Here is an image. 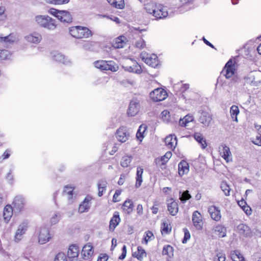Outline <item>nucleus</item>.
<instances>
[{
  "mask_svg": "<svg viewBox=\"0 0 261 261\" xmlns=\"http://www.w3.org/2000/svg\"><path fill=\"white\" fill-rule=\"evenodd\" d=\"M70 34L77 39L88 38L93 35L92 31L88 28L82 26H74L69 29Z\"/></svg>",
  "mask_w": 261,
  "mask_h": 261,
  "instance_id": "obj_1",
  "label": "nucleus"
},
{
  "mask_svg": "<svg viewBox=\"0 0 261 261\" xmlns=\"http://www.w3.org/2000/svg\"><path fill=\"white\" fill-rule=\"evenodd\" d=\"M35 20L39 26L49 30H54L56 28L55 20L48 15H37Z\"/></svg>",
  "mask_w": 261,
  "mask_h": 261,
  "instance_id": "obj_2",
  "label": "nucleus"
},
{
  "mask_svg": "<svg viewBox=\"0 0 261 261\" xmlns=\"http://www.w3.org/2000/svg\"><path fill=\"white\" fill-rule=\"evenodd\" d=\"M140 57L142 61L152 67L155 68L159 64L158 58L154 54L148 55L146 53L142 52Z\"/></svg>",
  "mask_w": 261,
  "mask_h": 261,
  "instance_id": "obj_3",
  "label": "nucleus"
},
{
  "mask_svg": "<svg viewBox=\"0 0 261 261\" xmlns=\"http://www.w3.org/2000/svg\"><path fill=\"white\" fill-rule=\"evenodd\" d=\"M29 222L27 220L23 221L18 226L15 232L14 240L15 242H19L23 238V236L28 230Z\"/></svg>",
  "mask_w": 261,
  "mask_h": 261,
  "instance_id": "obj_4",
  "label": "nucleus"
},
{
  "mask_svg": "<svg viewBox=\"0 0 261 261\" xmlns=\"http://www.w3.org/2000/svg\"><path fill=\"white\" fill-rule=\"evenodd\" d=\"M150 97L154 101H162L167 97V92L162 88H158L150 93Z\"/></svg>",
  "mask_w": 261,
  "mask_h": 261,
  "instance_id": "obj_5",
  "label": "nucleus"
},
{
  "mask_svg": "<svg viewBox=\"0 0 261 261\" xmlns=\"http://www.w3.org/2000/svg\"><path fill=\"white\" fill-rule=\"evenodd\" d=\"M236 67V62L230 59L225 64L222 73L226 79H229L234 74Z\"/></svg>",
  "mask_w": 261,
  "mask_h": 261,
  "instance_id": "obj_6",
  "label": "nucleus"
},
{
  "mask_svg": "<svg viewBox=\"0 0 261 261\" xmlns=\"http://www.w3.org/2000/svg\"><path fill=\"white\" fill-rule=\"evenodd\" d=\"M51 239V236L49 233L48 227H41L38 234V242L40 244H44L49 242Z\"/></svg>",
  "mask_w": 261,
  "mask_h": 261,
  "instance_id": "obj_7",
  "label": "nucleus"
},
{
  "mask_svg": "<svg viewBox=\"0 0 261 261\" xmlns=\"http://www.w3.org/2000/svg\"><path fill=\"white\" fill-rule=\"evenodd\" d=\"M198 121L204 126H208L212 120V115L207 111L200 110L198 111Z\"/></svg>",
  "mask_w": 261,
  "mask_h": 261,
  "instance_id": "obj_8",
  "label": "nucleus"
},
{
  "mask_svg": "<svg viewBox=\"0 0 261 261\" xmlns=\"http://www.w3.org/2000/svg\"><path fill=\"white\" fill-rule=\"evenodd\" d=\"M116 137L118 141L124 143L130 137V133L128 128L125 126H121L117 130Z\"/></svg>",
  "mask_w": 261,
  "mask_h": 261,
  "instance_id": "obj_9",
  "label": "nucleus"
},
{
  "mask_svg": "<svg viewBox=\"0 0 261 261\" xmlns=\"http://www.w3.org/2000/svg\"><path fill=\"white\" fill-rule=\"evenodd\" d=\"M220 154L227 162L232 161V154L228 146L224 144H221L219 147Z\"/></svg>",
  "mask_w": 261,
  "mask_h": 261,
  "instance_id": "obj_10",
  "label": "nucleus"
},
{
  "mask_svg": "<svg viewBox=\"0 0 261 261\" xmlns=\"http://www.w3.org/2000/svg\"><path fill=\"white\" fill-rule=\"evenodd\" d=\"M140 108L139 101L134 99L130 102L127 113L129 116H134L138 114Z\"/></svg>",
  "mask_w": 261,
  "mask_h": 261,
  "instance_id": "obj_11",
  "label": "nucleus"
},
{
  "mask_svg": "<svg viewBox=\"0 0 261 261\" xmlns=\"http://www.w3.org/2000/svg\"><path fill=\"white\" fill-rule=\"evenodd\" d=\"M24 38L27 42L30 43L38 44L41 41L42 37L40 33L33 32L26 35Z\"/></svg>",
  "mask_w": 261,
  "mask_h": 261,
  "instance_id": "obj_12",
  "label": "nucleus"
},
{
  "mask_svg": "<svg viewBox=\"0 0 261 261\" xmlns=\"http://www.w3.org/2000/svg\"><path fill=\"white\" fill-rule=\"evenodd\" d=\"M94 253L93 247L91 243H88L82 250V255L84 259H89L92 257Z\"/></svg>",
  "mask_w": 261,
  "mask_h": 261,
  "instance_id": "obj_13",
  "label": "nucleus"
},
{
  "mask_svg": "<svg viewBox=\"0 0 261 261\" xmlns=\"http://www.w3.org/2000/svg\"><path fill=\"white\" fill-rule=\"evenodd\" d=\"M50 55L51 58L57 62H59L66 65L69 64L71 63L70 61L67 57L57 51H53L51 52Z\"/></svg>",
  "mask_w": 261,
  "mask_h": 261,
  "instance_id": "obj_14",
  "label": "nucleus"
},
{
  "mask_svg": "<svg viewBox=\"0 0 261 261\" xmlns=\"http://www.w3.org/2000/svg\"><path fill=\"white\" fill-rule=\"evenodd\" d=\"M167 9L162 5H157L156 10L154 14V17L156 19H163L168 16Z\"/></svg>",
  "mask_w": 261,
  "mask_h": 261,
  "instance_id": "obj_15",
  "label": "nucleus"
},
{
  "mask_svg": "<svg viewBox=\"0 0 261 261\" xmlns=\"http://www.w3.org/2000/svg\"><path fill=\"white\" fill-rule=\"evenodd\" d=\"M92 198L90 196H86L84 201L80 204L78 212L82 214L88 212L91 207V200Z\"/></svg>",
  "mask_w": 261,
  "mask_h": 261,
  "instance_id": "obj_16",
  "label": "nucleus"
},
{
  "mask_svg": "<svg viewBox=\"0 0 261 261\" xmlns=\"http://www.w3.org/2000/svg\"><path fill=\"white\" fill-rule=\"evenodd\" d=\"M208 212L213 220L219 221L221 219V212L218 207L214 205L210 206L208 208Z\"/></svg>",
  "mask_w": 261,
  "mask_h": 261,
  "instance_id": "obj_17",
  "label": "nucleus"
},
{
  "mask_svg": "<svg viewBox=\"0 0 261 261\" xmlns=\"http://www.w3.org/2000/svg\"><path fill=\"white\" fill-rule=\"evenodd\" d=\"M132 62L133 63L132 65L123 66V69L128 72L137 74L141 73L142 70L141 66L135 61H132Z\"/></svg>",
  "mask_w": 261,
  "mask_h": 261,
  "instance_id": "obj_18",
  "label": "nucleus"
},
{
  "mask_svg": "<svg viewBox=\"0 0 261 261\" xmlns=\"http://www.w3.org/2000/svg\"><path fill=\"white\" fill-rule=\"evenodd\" d=\"M192 221L194 226L198 229L202 228V217L198 211L194 212L192 216Z\"/></svg>",
  "mask_w": 261,
  "mask_h": 261,
  "instance_id": "obj_19",
  "label": "nucleus"
},
{
  "mask_svg": "<svg viewBox=\"0 0 261 261\" xmlns=\"http://www.w3.org/2000/svg\"><path fill=\"white\" fill-rule=\"evenodd\" d=\"M165 142L168 148L174 149L177 143V138L174 135H170L166 137Z\"/></svg>",
  "mask_w": 261,
  "mask_h": 261,
  "instance_id": "obj_20",
  "label": "nucleus"
},
{
  "mask_svg": "<svg viewBox=\"0 0 261 261\" xmlns=\"http://www.w3.org/2000/svg\"><path fill=\"white\" fill-rule=\"evenodd\" d=\"M120 222V218L119 214L118 212H115L112 218L110 221L109 229L110 230L113 231L114 230L116 226L119 224Z\"/></svg>",
  "mask_w": 261,
  "mask_h": 261,
  "instance_id": "obj_21",
  "label": "nucleus"
},
{
  "mask_svg": "<svg viewBox=\"0 0 261 261\" xmlns=\"http://www.w3.org/2000/svg\"><path fill=\"white\" fill-rule=\"evenodd\" d=\"M25 203L24 198L22 196H16L13 201L14 209L20 211Z\"/></svg>",
  "mask_w": 261,
  "mask_h": 261,
  "instance_id": "obj_22",
  "label": "nucleus"
},
{
  "mask_svg": "<svg viewBox=\"0 0 261 261\" xmlns=\"http://www.w3.org/2000/svg\"><path fill=\"white\" fill-rule=\"evenodd\" d=\"M189 171V164L185 160H182L178 164V174L180 176L187 174Z\"/></svg>",
  "mask_w": 261,
  "mask_h": 261,
  "instance_id": "obj_23",
  "label": "nucleus"
},
{
  "mask_svg": "<svg viewBox=\"0 0 261 261\" xmlns=\"http://www.w3.org/2000/svg\"><path fill=\"white\" fill-rule=\"evenodd\" d=\"M168 210L170 214L175 216L178 212V207L176 202L173 198H171L168 202Z\"/></svg>",
  "mask_w": 261,
  "mask_h": 261,
  "instance_id": "obj_24",
  "label": "nucleus"
},
{
  "mask_svg": "<svg viewBox=\"0 0 261 261\" xmlns=\"http://www.w3.org/2000/svg\"><path fill=\"white\" fill-rule=\"evenodd\" d=\"M58 19L61 22L65 23H70L72 21V17L70 13L64 10H61V12H59Z\"/></svg>",
  "mask_w": 261,
  "mask_h": 261,
  "instance_id": "obj_25",
  "label": "nucleus"
},
{
  "mask_svg": "<svg viewBox=\"0 0 261 261\" xmlns=\"http://www.w3.org/2000/svg\"><path fill=\"white\" fill-rule=\"evenodd\" d=\"M126 42V38L123 36H121L114 40L113 42V46L116 48H123L125 45Z\"/></svg>",
  "mask_w": 261,
  "mask_h": 261,
  "instance_id": "obj_26",
  "label": "nucleus"
},
{
  "mask_svg": "<svg viewBox=\"0 0 261 261\" xmlns=\"http://www.w3.org/2000/svg\"><path fill=\"white\" fill-rule=\"evenodd\" d=\"M79 249L77 246L73 244L69 246L67 252V256L69 258L77 257L79 255Z\"/></svg>",
  "mask_w": 261,
  "mask_h": 261,
  "instance_id": "obj_27",
  "label": "nucleus"
},
{
  "mask_svg": "<svg viewBox=\"0 0 261 261\" xmlns=\"http://www.w3.org/2000/svg\"><path fill=\"white\" fill-rule=\"evenodd\" d=\"M237 229L240 234L245 237L250 236L251 233V230L249 227L244 224H239L237 226Z\"/></svg>",
  "mask_w": 261,
  "mask_h": 261,
  "instance_id": "obj_28",
  "label": "nucleus"
},
{
  "mask_svg": "<svg viewBox=\"0 0 261 261\" xmlns=\"http://www.w3.org/2000/svg\"><path fill=\"white\" fill-rule=\"evenodd\" d=\"M123 211L127 214H130L133 211L134 203L132 200H126L122 207Z\"/></svg>",
  "mask_w": 261,
  "mask_h": 261,
  "instance_id": "obj_29",
  "label": "nucleus"
},
{
  "mask_svg": "<svg viewBox=\"0 0 261 261\" xmlns=\"http://www.w3.org/2000/svg\"><path fill=\"white\" fill-rule=\"evenodd\" d=\"M13 214V208L10 205L5 206L4 210V219L6 223H8L10 220Z\"/></svg>",
  "mask_w": 261,
  "mask_h": 261,
  "instance_id": "obj_30",
  "label": "nucleus"
},
{
  "mask_svg": "<svg viewBox=\"0 0 261 261\" xmlns=\"http://www.w3.org/2000/svg\"><path fill=\"white\" fill-rule=\"evenodd\" d=\"M105 69L103 70H110L115 72L118 70V66L113 61H105Z\"/></svg>",
  "mask_w": 261,
  "mask_h": 261,
  "instance_id": "obj_31",
  "label": "nucleus"
},
{
  "mask_svg": "<svg viewBox=\"0 0 261 261\" xmlns=\"http://www.w3.org/2000/svg\"><path fill=\"white\" fill-rule=\"evenodd\" d=\"M147 254L144 249L141 246L137 248V250L133 253V256L139 260L142 261L144 257H146Z\"/></svg>",
  "mask_w": 261,
  "mask_h": 261,
  "instance_id": "obj_32",
  "label": "nucleus"
},
{
  "mask_svg": "<svg viewBox=\"0 0 261 261\" xmlns=\"http://www.w3.org/2000/svg\"><path fill=\"white\" fill-rule=\"evenodd\" d=\"M194 118L193 115L188 114L186 115L183 118H180L179 120V125L182 127H186L187 124L192 122Z\"/></svg>",
  "mask_w": 261,
  "mask_h": 261,
  "instance_id": "obj_33",
  "label": "nucleus"
},
{
  "mask_svg": "<svg viewBox=\"0 0 261 261\" xmlns=\"http://www.w3.org/2000/svg\"><path fill=\"white\" fill-rule=\"evenodd\" d=\"M194 138L197 142L201 145L202 149H204L207 146L206 140L203 137L201 134L199 133H195L194 135Z\"/></svg>",
  "mask_w": 261,
  "mask_h": 261,
  "instance_id": "obj_34",
  "label": "nucleus"
},
{
  "mask_svg": "<svg viewBox=\"0 0 261 261\" xmlns=\"http://www.w3.org/2000/svg\"><path fill=\"white\" fill-rule=\"evenodd\" d=\"M230 256L233 261H245L244 257L239 250L231 251Z\"/></svg>",
  "mask_w": 261,
  "mask_h": 261,
  "instance_id": "obj_35",
  "label": "nucleus"
},
{
  "mask_svg": "<svg viewBox=\"0 0 261 261\" xmlns=\"http://www.w3.org/2000/svg\"><path fill=\"white\" fill-rule=\"evenodd\" d=\"M157 4L153 2H149L144 5V8L148 13L154 16Z\"/></svg>",
  "mask_w": 261,
  "mask_h": 261,
  "instance_id": "obj_36",
  "label": "nucleus"
},
{
  "mask_svg": "<svg viewBox=\"0 0 261 261\" xmlns=\"http://www.w3.org/2000/svg\"><path fill=\"white\" fill-rule=\"evenodd\" d=\"M107 184V181L105 179H101L99 180L97 184V186L98 189V195L99 197L101 196L103 194L104 192L106 190Z\"/></svg>",
  "mask_w": 261,
  "mask_h": 261,
  "instance_id": "obj_37",
  "label": "nucleus"
},
{
  "mask_svg": "<svg viewBox=\"0 0 261 261\" xmlns=\"http://www.w3.org/2000/svg\"><path fill=\"white\" fill-rule=\"evenodd\" d=\"M215 232L220 237H224L226 236V228L221 225H218L214 228Z\"/></svg>",
  "mask_w": 261,
  "mask_h": 261,
  "instance_id": "obj_38",
  "label": "nucleus"
},
{
  "mask_svg": "<svg viewBox=\"0 0 261 261\" xmlns=\"http://www.w3.org/2000/svg\"><path fill=\"white\" fill-rule=\"evenodd\" d=\"M240 113L239 109L237 106L233 105L230 107V113L233 121L238 122V115Z\"/></svg>",
  "mask_w": 261,
  "mask_h": 261,
  "instance_id": "obj_39",
  "label": "nucleus"
},
{
  "mask_svg": "<svg viewBox=\"0 0 261 261\" xmlns=\"http://www.w3.org/2000/svg\"><path fill=\"white\" fill-rule=\"evenodd\" d=\"M133 159V156L130 155H125L123 156L121 160L120 165L124 168L127 167L129 166L130 162Z\"/></svg>",
  "mask_w": 261,
  "mask_h": 261,
  "instance_id": "obj_40",
  "label": "nucleus"
},
{
  "mask_svg": "<svg viewBox=\"0 0 261 261\" xmlns=\"http://www.w3.org/2000/svg\"><path fill=\"white\" fill-rule=\"evenodd\" d=\"M108 3L117 9H123L124 7V0H107Z\"/></svg>",
  "mask_w": 261,
  "mask_h": 261,
  "instance_id": "obj_41",
  "label": "nucleus"
},
{
  "mask_svg": "<svg viewBox=\"0 0 261 261\" xmlns=\"http://www.w3.org/2000/svg\"><path fill=\"white\" fill-rule=\"evenodd\" d=\"M73 188L69 186H65L63 191V195L67 197L70 200L73 196Z\"/></svg>",
  "mask_w": 261,
  "mask_h": 261,
  "instance_id": "obj_42",
  "label": "nucleus"
},
{
  "mask_svg": "<svg viewBox=\"0 0 261 261\" xmlns=\"http://www.w3.org/2000/svg\"><path fill=\"white\" fill-rule=\"evenodd\" d=\"M171 231V226L168 221L163 222L161 226V232L162 234H169Z\"/></svg>",
  "mask_w": 261,
  "mask_h": 261,
  "instance_id": "obj_43",
  "label": "nucleus"
},
{
  "mask_svg": "<svg viewBox=\"0 0 261 261\" xmlns=\"http://www.w3.org/2000/svg\"><path fill=\"white\" fill-rule=\"evenodd\" d=\"M162 254L163 255H167L169 257L172 256L173 255V247L169 245L165 246L163 249Z\"/></svg>",
  "mask_w": 261,
  "mask_h": 261,
  "instance_id": "obj_44",
  "label": "nucleus"
},
{
  "mask_svg": "<svg viewBox=\"0 0 261 261\" xmlns=\"http://www.w3.org/2000/svg\"><path fill=\"white\" fill-rule=\"evenodd\" d=\"M171 156L172 152L171 151H167L160 159H155V162L157 163L158 161L159 162L161 161L162 162V165H164L168 161Z\"/></svg>",
  "mask_w": 261,
  "mask_h": 261,
  "instance_id": "obj_45",
  "label": "nucleus"
},
{
  "mask_svg": "<svg viewBox=\"0 0 261 261\" xmlns=\"http://www.w3.org/2000/svg\"><path fill=\"white\" fill-rule=\"evenodd\" d=\"M147 126L145 125L142 124L141 125L136 134V137L138 139L141 140L144 138L143 134L146 130Z\"/></svg>",
  "mask_w": 261,
  "mask_h": 261,
  "instance_id": "obj_46",
  "label": "nucleus"
},
{
  "mask_svg": "<svg viewBox=\"0 0 261 261\" xmlns=\"http://www.w3.org/2000/svg\"><path fill=\"white\" fill-rule=\"evenodd\" d=\"M220 187L225 196H229L230 195V188L226 182H222Z\"/></svg>",
  "mask_w": 261,
  "mask_h": 261,
  "instance_id": "obj_47",
  "label": "nucleus"
},
{
  "mask_svg": "<svg viewBox=\"0 0 261 261\" xmlns=\"http://www.w3.org/2000/svg\"><path fill=\"white\" fill-rule=\"evenodd\" d=\"M161 118L165 123H168L170 121V113L168 110H164L161 114Z\"/></svg>",
  "mask_w": 261,
  "mask_h": 261,
  "instance_id": "obj_48",
  "label": "nucleus"
},
{
  "mask_svg": "<svg viewBox=\"0 0 261 261\" xmlns=\"http://www.w3.org/2000/svg\"><path fill=\"white\" fill-rule=\"evenodd\" d=\"M179 193L181 194V195H180L179 199L182 203H185L187 200L191 198V196L189 193V191L188 190L183 192L182 193L180 192Z\"/></svg>",
  "mask_w": 261,
  "mask_h": 261,
  "instance_id": "obj_49",
  "label": "nucleus"
},
{
  "mask_svg": "<svg viewBox=\"0 0 261 261\" xmlns=\"http://www.w3.org/2000/svg\"><path fill=\"white\" fill-rule=\"evenodd\" d=\"M9 51L6 49L0 50V60H7L10 58Z\"/></svg>",
  "mask_w": 261,
  "mask_h": 261,
  "instance_id": "obj_50",
  "label": "nucleus"
},
{
  "mask_svg": "<svg viewBox=\"0 0 261 261\" xmlns=\"http://www.w3.org/2000/svg\"><path fill=\"white\" fill-rule=\"evenodd\" d=\"M47 3L54 4V5H61L67 4L69 2V0H45Z\"/></svg>",
  "mask_w": 261,
  "mask_h": 261,
  "instance_id": "obj_51",
  "label": "nucleus"
},
{
  "mask_svg": "<svg viewBox=\"0 0 261 261\" xmlns=\"http://www.w3.org/2000/svg\"><path fill=\"white\" fill-rule=\"evenodd\" d=\"M2 41L5 42L13 43L15 41V37L13 35H9V36L2 37Z\"/></svg>",
  "mask_w": 261,
  "mask_h": 261,
  "instance_id": "obj_52",
  "label": "nucleus"
},
{
  "mask_svg": "<svg viewBox=\"0 0 261 261\" xmlns=\"http://www.w3.org/2000/svg\"><path fill=\"white\" fill-rule=\"evenodd\" d=\"M13 173V170L11 169L9 170V172L7 174L6 176V178L8 180V182L12 185L14 183V176L12 174Z\"/></svg>",
  "mask_w": 261,
  "mask_h": 261,
  "instance_id": "obj_53",
  "label": "nucleus"
},
{
  "mask_svg": "<svg viewBox=\"0 0 261 261\" xmlns=\"http://www.w3.org/2000/svg\"><path fill=\"white\" fill-rule=\"evenodd\" d=\"M105 61L104 60L97 61L94 62V66L101 70H103L105 69Z\"/></svg>",
  "mask_w": 261,
  "mask_h": 261,
  "instance_id": "obj_54",
  "label": "nucleus"
},
{
  "mask_svg": "<svg viewBox=\"0 0 261 261\" xmlns=\"http://www.w3.org/2000/svg\"><path fill=\"white\" fill-rule=\"evenodd\" d=\"M55 261H67L65 254L62 252L58 253L55 257Z\"/></svg>",
  "mask_w": 261,
  "mask_h": 261,
  "instance_id": "obj_55",
  "label": "nucleus"
},
{
  "mask_svg": "<svg viewBox=\"0 0 261 261\" xmlns=\"http://www.w3.org/2000/svg\"><path fill=\"white\" fill-rule=\"evenodd\" d=\"M244 80L245 81V82L247 83V84L256 85V84H255V82H254V76H253L251 74H249V75L245 76L244 77Z\"/></svg>",
  "mask_w": 261,
  "mask_h": 261,
  "instance_id": "obj_56",
  "label": "nucleus"
},
{
  "mask_svg": "<svg viewBox=\"0 0 261 261\" xmlns=\"http://www.w3.org/2000/svg\"><path fill=\"white\" fill-rule=\"evenodd\" d=\"M184 238L182 241L183 244L187 243V241L190 239L191 236L189 230L187 228L184 229Z\"/></svg>",
  "mask_w": 261,
  "mask_h": 261,
  "instance_id": "obj_57",
  "label": "nucleus"
},
{
  "mask_svg": "<svg viewBox=\"0 0 261 261\" xmlns=\"http://www.w3.org/2000/svg\"><path fill=\"white\" fill-rule=\"evenodd\" d=\"M60 218V214L59 213H57L50 218V223L51 224H56L59 222Z\"/></svg>",
  "mask_w": 261,
  "mask_h": 261,
  "instance_id": "obj_58",
  "label": "nucleus"
},
{
  "mask_svg": "<svg viewBox=\"0 0 261 261\" xmlns=\"http://www.w3.org/2000/svg\"><path fill=\"white\" fill-rule=\"evenodd\" d=\"M225 255L222 252L217 253V255L214 257V261H225Z\"/></svg>",
  "mask_w": 261,
  "mask_h": 261,
  "instance_id": "obj_59",
  "label": "nucleus"
},
{
  "mask_svg": "<svg viewBox=\"0 0 261 261\" xmlns=\"http://www.w3.org/2000/svg\"><path fill=\"white\" fill-rule=\"evenodd\" d=\"M135 46L139 49L143 48L145 46V41L141 38L137 40L135 43Z\"/></svg>",
  "mask_w": 261,
  "mask_h": 261,
  "instance_id": "obj_60",
  "label": "nucleus"
},
{
  "mask_svg": "<svg viewBox=\"0 0 261 261\" xmlns=\"http://www.w3.org/2000/svg\"><path fill=\"white\" fill-rule=\"evenodd\" d=\"M153 237V233L150 231H146L144 237V241L147 244L150 238Z\"/></svg>",
  "mask_w": 261,
  "mask_h": 261,
  "instance_id": "obj_61",
  "label": "nucleus"
},
{
  "mask_svg": "<svg viewBox=\"0 0 261 261\" xmlns=\"http://www.w3.org/2000/svg\"><path fill=\"white\" fill-rule=\"evenodd\" d=\"M92 45V42L89 41H84L83 42V47L85 49H89Z\"/></svg>",
  "mask_w": 261,
  "mask_h": 261,
  "instance_id": "obj_62",
  "label": "nucleus"
},
{
  "mask_svg": "<svg viewBox=\"0 0 261 261\" xmlns=\"http://www.w3.org/2000/svg\"><path fill=\"white\" fill-rule=\"evenodd\" d=\"M121 191L119 190H117L115 191V194L113 195V201L114 202H118L119 200H118L117 198L119 197V196L121 194Z\"/></svg>",
  "mask_w": 261,
  "mask_h": 261,
  "instance_id": "obj_63",
  "label": "nucleus"
},
{
  "mask_svg": "<svg viewBox=\"0 0 261 261\" xmlns=\"http://www.w3.org/2000/svg\"><path fill=\"white\" fill-rule=\"evenodd\" d=\"M252 143L255 145L261 146V136H257L256 138L252 141Z\"/></svg>",
  "mask_w": 261,
  "mask_h": 261,
  "instance_id": "obj_64",
  "label": "nucleus"
}]
</instances>
